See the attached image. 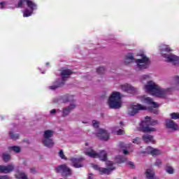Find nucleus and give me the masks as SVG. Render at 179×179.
Here are the masks:
<instances>
[{
	"mask_svg": "<svg viewBox=\"0 0 179 179\" xmlns=\"http://www.w3.org/2000/svg\"><path fill=\"white\" fill-rule=\"evenodd\" d=\"M139 99L142 103L148 104L150 107L148 108L141 103L131 104L127 110V114L129 115L134 117V115H136V114H138V113L143 110H149V111H151L153 114H159V110H157L159 104L153 101V99L145 96H140Z\"/></svg>",
	"mask_w": 179,
	"mask_h": 179,
	"instance_id": "nucleus-1",
	"label": "nucleus"
},
{
	"mask_svg": "<svg viewBox=\"0 0 179 179\" xmlns=\"http://www.w3.org/2000/svg\"><path fill=\"white\" fill-rule=\"evenodd\" d=\"M137 57H141V58L135 59L134 53H128L124 59V64L131 65V64L135 62V71H143V69H148L149 65H150V59L144 53L137 54Z\"/></svg>",
	"mask_w": 179,
	"mask_h": 179,
	"instance_id": "nucleus-2",
	"label": "nucleus"
},
{
	"mask_svg": "<svg viewBox=\"0 0 179 179\" xmlns=\"http://www.w3.org/2000/svg\"><path fill=\"white\" fill-rule=\"evenodd\" d=\"M144 90L152 96L163 99L171 92V88H163L154 81L150 80L144 85Z\"/></svg>",
	"mask_w": 179,
	"mask_h": 179,
	"instance_id": "nucleus-3",
	"label": "nucleus"
},
{
	"mask_svg": "<svg viewBox=\"0 0 179 179\" xmlns=\"http://www.w3.org/2000/svg\"><path fill=\"white\" fill-rule=\"evenodd\" d=\"M160 53L163 58L168 62H172L175 65H179V57H177L173 54H166L165 52H171L173 49L170 48L169 45L162 44L159 46Z\"/></svg>",
	"mask_w": 179,
	"mask_h": 179,
	"instance_id": "nucleus-4",
	"label": "nucleus"
},
{
	"mask_svg": "<svg viewBox=\"0 0 179 179\" xmlns=\"http://www.w3.org/2000/svg\"><path fill=\"white\" fill-rule=\"evenodd\" d=\"M157 124H159V122L157 120H152L150 117L147 116L145 117L144 120L141 121V131L145 134L155 132V131H156V129L152 127L155 125H157Z\"/></svg>",
	"mask_w": 179,
	"mask_h": 179,
	"instance_id": "nucleus-5",
	"label": "nucleus"
},
{
	"mask_svg": "<svg viewBox=\"0 0 179 179\" xmlns=\"http://www.w3.org/2000/svg\"><path fill=\"white\" fill-rule=\"evenodd\" d=\"M61 78L60 80H56L52 85L49 86V89L50 90H55V89H58V87H61L64 85L65 81L68 80L72 75V71L68 69H63L61 70Z\"/></svg>",
	"mask_w": 179,
	"mask_h": 179,
	"instance_id": "nucleus-6",
	"label": "nucleus"
},
{
	"mask_svg": "<svg viewBox=\"0 0 179 179\" xmlns=\"http://www.w3.org/2000/svg\"><path fill=\"white\" fill-rule=\"evenodd\" d=\"M24 3H27L29 9L27 8L23 11V17H29V16H31V15H33L34 10L37 9V4L31 1V0H20L17 4V8H23V6H24Z\"/></svg>",
	"mask_w": 179,
	"mask_h": 179,
	"instance_id": "nucleus-7",
	"label": "nucleus"
},
{
	"mask_svg": "<svg viewBox=\"0 0 179 179\" xmlns=\"http://www.w3.org/2000/svg\"><path fill=\"white\" fill-rule=\"evenodd\" d=\"M108 104L110 108H121L122 106L121 93L119 92H113L108 99Z\"/></svg>",
	"mask_w": 179,
	"mask_h": 179,
	"instance_id": "nucleus-8",
	"label": "nucleus"
},
{
	"mask_svg": "<svg viewBox=\"0 0 179 179\" xmlns=\"http://www.w3.org/2000/svg\"><path fill=\"white\" fill-rule=\"evenodd\" d=\"M86 156L89 157H93L94 159H100L102 162H106L107 160V152L104 150L101 151L100 153H97L92 147H85L83 150Z\"/></svg>",
	"mask_w": 179,
	"mask_h": 179,
	"instance_id": "nucleus-9",
	"label": "nucleus"
},
{
	"mask_svg": "<svg viewBox=\"0 0 179 179\" xmlns=\"http://www.w3.org/2000/svg\"><path fill=\"white\" fill-rule=\"evenodd\" d=\"M113 162L107 161L106 166L108 167V169L100 168L97 165L94 164H92V167L94 169V170L99 171L100 174H110L113 170H115V167L113 166Z\"/></svg>",
	"mask_w": 179,
	"mask_h": 179,
	"instance_id": "nucleus-10",
	"label": "nucleus"
},
{
	"mask_svg": "<svg viewBox=\"0 0 179 179\" xmlns=\"http://www.w3.org/2000/svg\"><path fill=\"white\" fill-rule=\"evenodd\" d=\"M55 170L57 173H62V174H64V176L72 175V170H71L65 164L59 165L55 169Z\"/></svg>",
	"mask_w": 179,
	"mask_h": 179,
	"instance_id": "nucleus-11",
	"label": "nucleus"
},
{
	"mask_svg": "<svg viewBox=\"0 0 179 179\" xmlns=\"http://www.w3.org/2000/svg\"><path fill=\"white\" fill-rule=\"evenodd\" d=\"M120 89L122 92H126V93H129L130 94H135V92H137L136 88L127 83L121 85Z\"/></svg>",
	"mask_w": 179,
	"mask_h": 179,
	"instance_id": "nucleus-12",
	"label": "nucleus"
},
{
	"mask_svg": "<svg viewBox=\"0 0 179 179\" xmlns=\"http://www.w3.org/2000/svg\"><path fill=\"white\" fill-rule=\"evenodd\" d=\"M15 170V165L10 164L7 166L0 165V173L8 174Z\"/></svg>",
	"mask_w": 179,
	"mask_h": 179,
	"instance_id": "nucleus-13",
	"label": "nucleus"
},
{
	"mask_svg": "<svg viewBox=\"0 0 179 179\" xmlns=\"http://www.w3.org/2000/svg\"><path fill=\"white\" fill-rule=\"evenodd\" d=\"M43 143L46 148H52L54 146V141H52L51 135H45L43 139Z\"/></svg>",
	"mask_w": 179,
	"mask_h": 179,
	"instance_id": "nucleus-14",
	"label": "nucleus"
},
{
	"mask_svg": "<svg viewBox=\"0 0 179 179\" xmlns=\"http://www.w3.org/2000/svg\"><path fill=\"white\" fill-rule=\"evenodd\" d=\"M140 153H147L148 155H152V156H159V155H162V151L152 147H148L145 151H142Z\"/></svg>",
	"mask_w": 179,
	"mask_h": 179,
	"instance_id": "nucleus-15",
	"label": "nucleus"
},
{
	"mask_svg": "<svg viewBox=\"0 0 179 179\" xmlns=\"http://www.w3.org/2000/svg\"><path fill=\"white\" fill-rule=\"evenodd\" d=\"M75 108H76V103H72L68 107L64 108L62 110V116L66 117L69 115L71 111L75 110Z\"/></svg>",
	"mask_w": 179,
	"mask_h": 179,
	"instance_id": "nucleus-16",
	"label": "nucleus"
},
{
	"mask_svg": "<svg viewBox=\"0 0 179 179\" xmlns=\"http://www.w3.org/2000/svg\"><path fill=\"white\" fill-rule=\"evenodd\" d=\"M165 125L166 128H169L170 129H173V131H178L179 127L174 121L171 120H166L165 121Z\"/></svg>",
	"mask_w": 179,
	"mask_h": 179,
	"instance_id": "nucleus-17",
	"label": "nucleus"
},
{
	"mask_svg": "<svg viewBox=\"0 0 179 179\" xmlns=\"http://www.w3.org/2000/svg\"><path fill=\"white\" fill-rule=\"evenodd\" d=\"M82 160H83V158H71V159L72 166L75 167V169H80V167H83V164L80 163Z\"/></svg>",
	"mask_w": 179,
	"mask_h": 179,
	"instance_id": "nucleus-18",
	"label": "nucleus"
},
{
	"mask_svg": "<svg viewBox=\"0 0 179 179\" xmlns=\"http://www.w3.org/2000/svg\"><path fill=\"white\" fill-rule=\"evenodd\" d=\"M143 139L144 142H146L147 143H149V142H151L152 143H155V140L153 139V136L150 135H144L143 136Z\"/></svg>",
	"mask_w": 179,
	"mask_h": 179,
	"instance_id": "nucleus-19",
	"label": "nucleus"
},
{
	"mask_svg": "<svg viewBox=\"0 0 179 179\" xmlns=\"http://www.w3.org/2000/svg\"><path fill=\"white\" fill-rule=\"evenodd\" d=\"M15 178L17 179H29L27 175L23 172L17 171L15 173Z\"/></svg>",
	"mask_w": 179,
	"mask_h": 179,
	"instance_id": "nucleus-20",
	"label": "nucleus"
},
{
	"mask_svg": "<svg viewBox=\"0 0 179 179\" xmlns=\"http://www.w3.org/2000/svg\"><path fill=\"white\" fill-rule=\"evenodd\" d=\"M115 162L116 163H119V164L125 163V162H127V158L121 156H117L115 158Z\"/></svg>",
	"mask_w": 179,
	"mask_h": 179,
	"instance_id": "nucleus-21",
	"label": "nucleus"
},
{
	"mask_svg": "<svg viewBox=\"0 0 179 179\" xmlns=\"http://www.w3.org/2000/svg\"><path fill=\"white\" fill-rule=\"evenodd\" d=\"M1 9H12V6H9V4L6 2L0 3Z\"/></svg>",
	"mask_w": 179,
	"mask_h": 179,
	"instance_id": "nucleus-22",
	"label": "nucleus"
},
{
	"mask_svg": "<svg viewBox=\"0 0 179 179\" xmlns=\"http://www.w3.org/2000/svg\"><path fill=\"white\" fill-rule=\"evenodd\" d=\"M63 103H68V101H73V96H64L62 99Z\"/></svg>",
	"mask_w": 179,
	"mask_h": 179,
	"instance_id": "nucleus-23",
	"label": "nucleus"
},
{
	"mask_svg": "<svg viewBox=\"0 0 179 179\" xmlns=\"http://www.w3.org/2000/svg\"><path fill=\"white\" fill-rule=\"evenodd\" d=\"M97 138L98 139H100V141H108V139H110L108 135H98Z\"/></svg>",
	"mask_w": 179,
	"mask_h": 179,
	"instance_id": "nucleus-24",
	"label": "nucleus"
},
{
	"mask_svg": "<svg viewBox=\"0 0 179 179\" xmlns=\"http://www.w3.org/2000/svg\"><path fill=\"white\" fill-rule=\"evenodd\" d=\"M10 150H13V152H15V153H19V152H20V147L14 145L10 147Z\"/></svg>",
	"mask_w": 179,
	"mask_h": 179,
	"instance_id": "nucleus-25",
	"label": "nucleus"
},
{
	"mask_svg": "<svg viewBox=\"0 0 179 179\" xmlns=\"http://www.w3.org/2000/svg\"><path fill=\"white\" fill-rule=\"evenodd\" d=\"M3 162H5L6 163H8V162H9V160H10V155H8V154H3Z\"/></svg>",
	"mask_w": 179,
	"mask_h": 179,
	"instance_id": "nucleus-26",
	"label": "nucleus"
},
{
	"mask_svg": "<svg viewBox=\"0 0 179 179\" xmlns=\"http://www.w3.org/2000/svg\"><path fill=\"white\" fill-rule=\"evenodd\" d=\"M166 171L169 174H173L174 173V169L171 166H166Z\"/></svg>",
	"mask_w": 179,
	"mask_h": 179,
	"instance_id": "nucleus-27",
	"label": "nucleus"
},
{
	"mask_svg": "<svg viewBox=\"0 0 179 179\" xmlns=\"http://www.w3.org/2000/svg\"><path fill=\"white\" fill-rule=\"evenodd\" d=\"M105 71H106V69L104 67H99L96 69V72L99 75H101V73H104Z\"/></svg>",
	"mask_w": 179,
	"mask_h": 179,
	"instance_id": "nucleus-28",
	"label": "nucleus"
},
{
	"mask_svg": "<svg viewBox=\"0 0 179 179\" xmlns=\"http://www.w3.org/2000/svg\"><path fill=\"white\" fill-rule=\"evenodd\" d=\"M57 113H61V110L59 109H52L50 111V115H55V114H57Z\"/></svg>",
	"mask_w": 179,
	"mask_h": 179,
	"instance_id": "nucleus-29",
	"label": "nucleus"
},
{
	"mask_svg": "<svg viewBox=\"0 0 179 179\" xmlns=\"http://www.w3.org/2000/svg\"><path fill=\"white\" fill-rule=\"evenodd\" d=\"M98 132L99 135H107V130L104 129H99Z\"/></svg>",
	"mask_w": 179,
	"mask_h": 179,
	"instance_id": "nucleus-30",
	"label": "nucleus"
},
{
	"mask_svg": "<svg viewBox=\"0 0 179 179\" xmlns=\"http://www.w3.org/2000/svg\"><path fill=\"white\" fill-rule=\"evenodd\" d=\"M100 125V122L97 120H92V127L94 128H97Z\"/></svg>",
	"mask_w": 179,
	"mask_h": 179,
	"instance_id": "nucleus-31",
	"label": "nucleus"
},
{
	"mask_svg": "<svg viewBox=\"0 0 179 179\" xmlns=\"http://www.w3.org/2000/svg\"><path fill=\"white\" fill-rule=\"evenodd\" d=\"M55 134V131L53 130H46L44 131V135H54Z\"/></svg>",
	"mask_w": 179,
	"mask_h": 179,
	"instance_id": "nucleus-32",
	"label": "nucleus"
},
{
	"mask_svg": "<svg viewBox=\"0 0 179 179\" xmlns=\"http://www.w3.org/2000/svg\"><path fill=\"white\" fill-rule=\"evenodd\" d=\"M59 156L60 158L66 160V157H65V155H64V151L62 150H61L59 152Z\"/></svg>",
	"mask_w": 179,
	"mask_h": 179,
	"instance_id": "nucleus-33",
	"label": "nucleus"
},
{
	"mask_svg": "<svg viewBox=\"0 0 179 179\" xmlns=\"http://www.w3.org/2000/svg\"><path fill=\"white\" fill-rule=\"evenodd\" d=\"M155 166H157V167H160V166H162V160L157 159L155 163Z\"/></svg>",
	"mask_w": 179,
	"mask_h": 179,
	"instance_id": "nucleus-34",
	"label": "nucleus"
},
{
	"mask_svg": "<svg viewBox=\"0 0 179 179\" xmlns=\"http://www.w3.org/2000/svg\"><path fill=\"white\" fill-rule=\"evenodd\" d=\"M133 143H136V145H139V143H141V139H139L138 138H136L135 139H134Z\"/></svg>",
	"mask_w": 179,
	"mask_h": 179,
	"instance_id": "nucleus-35",
	"label": "nucleus"
},
{
	"mask_svg": "<svg viewBox=\"0 0 179 179\" xmlns=\"http://www.w3.org/2000/svg\"><path fill=\"white\" fill-rule=\"evenodd\" d=\"M10 139H13V141H16V139H19V136L17 135H11Z\"/></svg>",
	"mask_w": 179,
	"mask_h": 179,
	"instance_id": "nucleus-36",
	"label": "nucleus"
},
{
	"mask_svg": "<svg viewBox=\"0 0 179 179\" xmlns=\"http://www.w3.org/2000/svg\"><path fill=\"white\" fill-rule=\"evenodd\" d=\"M150 76L149 75H143L141 77V80H145L149 79Z\"/></svg>",
	"mask_w": 179,
	"mask_h": 179,
	"instance_id": "nucleus-37",
	"label": "nucleus"
},
{
	"mask_svg": "<svg viewBox=\"0 0 179 179\" xmlns=\"http://www.w3.org/2000/svg\"><path fill=\"white\" fill-rule=\"evenodd\" d=\"M124 134H125V131L122 129H119L117 131V135H124Z\"/></svg>",
	"mask_w": 179,
	"mask_h": 179,
	"instance_id": "nucleus-38",
	"label": "nucleus"
},
{
	"mask_svg": "<svg viewBox=\"0 0 179 179\" xmlns=\"http://www.w3.org/2000/svg\"><path fill=\"white\" fill-rule=\"evenodd\" d=\"M128 164H129V166H130V167H131V169H134V162H128Z\"/></svg>",
	"mask_w": 179,
	"mask_h": 179,
	"instance_id": "nucleus-39",
	"label": "nucleus"
},
{
	"mask_svg": "<svg viewBox=\"0 0 179 179\" xmlns=\"http://www.w3.org/2000/svg\"><path fill=\"white\" fill-rule=\"evenodd\" d=\"M174 80L176 82V83L179 84V76H175Z\"/></svg>",
	"mask_w": 179,
	"mask_h": 179,
	"instance_id": "nucleus-40",
	"label": "nucleus"
},
{
	"mask_svg": "<svg viewBox=\"0 0 179 179\" xmlns=\"http://www.w3.org/2000/svg\"><path fill=\"white\" fill-rule=\"evenodd\" d=\"M122 152H123V154L124 155H129V151L127 150H123Z\"/></svg>",
	"mask_w": 179,
	"mask_h": 179,
	"instance_id": "nucleus-41",
	"label": "nucleus"
},
{
	"mask_svg": "<svg viewBox=\"0 0 179 179\" xmlns=\"http://www.w3.org/2000/svg\"><path fill=\"white\" fill-rule=\"evenodd\" d=\"M87 179H93V174H92V173H90V174L88 175Z\"/></svg>",
	"mask_w": 179,
	"mask_h": 179,
	"instance_id": "nucleus-42",
	"label": "nucleus"
},
{
	"mask_svg": "<svg viewBox=\"0 0 179 179\" xmlns=\"http://www.w3.org/2000/svg\"><path fill=\"white\" fill-rule=\"evenodd\" d=\"M0 179H8V176H0Z\"/></svg>",
	"mask_w": 179,
	"mask_h": 179,
	"instance_id": "nucleus-43",
	"label": "nucleus"
},
{
	"mask_svg": "<svg viewBox=\"0 0 179 179\" xmlns=\"http://www.w3.org/2000/svg\"><path fill=\"white\" fill-rule=\"evenodd\" d=\"M46 65H47V66L50 65V63H49V62H47V63H46Z\"/></svg>",
	"mask_w": 179,
	"mask_h": 179,
	"instance_id": "nucleus-44",
	"label": "nucleus"
},
{
	"mask_svg": "<svg viewBox=\"0 0 179 179\" xmlns=\"http://www.w3.org/2000/svg\"><path fill=\"white\" fill-rule=\"evenodd\" d=\"M86 146H89V144L87 143H85Z\"/></svg>",
	"mask_w": 179,
	"mask_h": 179,
	"instance_id": "nucleus-45",
	"label": "nucleus"
},
{
	"mask_svg": "<svg viewBox=\"0 0 179 179\" xmlns=\"http://www.w3.org/2000/svg\"><path fill=\"white\" fill-rule=\"evenodd\" d=\"M10 135H13V133H10Z\"/></svg>",
	"mask_w": 179,
	"mask_h": 179,
	"instance_id": "nucleus-46",
	"label": "nucleus"
},
{
	"mask_svg": "<svg viewBox=\"0 0 179 179\" xmlns=\"http://www.w3.org/2000/svg\"><path fill=\"white\" fill-rule=\"evenodd\" d=\"M42 73H44V72H42Z\"/></svg>",
	"mask_w": 179,
	"mask_h": 179,
	"instance_id": "nucleus-47",
	"label": "nucleus"
}]
</instances>
